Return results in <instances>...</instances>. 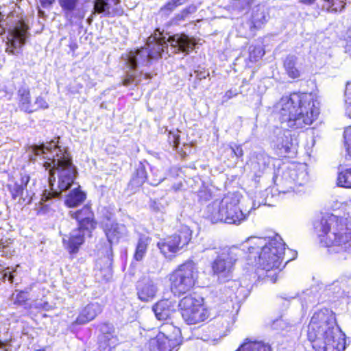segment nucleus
I'll use <instances>...</instances> for the list:
<instances>
[{
  "label": "nucleus",
  "mask_w": 351,
  "mask_h": 351,
  "mask_svg": "<svg viewBox=\"0 0 351 351\" xmlns=\"http://www.w3.org/2000/svg\"><path fill=\"white\" fill-rule=\"evenodd\" d=\"M29 151L32 162H35L37 156L47 160L44 162L43 166L46 170H49L50 191H43L38 207L36 208L38 213H45L49 206L48 202L53 198H59L63 192L69 190L74 184L77 169L72 162L69 153L54 140L46 145H33L29 147Z\"/></svg>",
  "instance_id": "f257e3e1"
},
{
  "label": "nucleus",
  "mask_w": 351,
  "mask_h": 351,
  "mask_svg": "<svg viewBox=\"0 0 351 351\" xmlns=\"http://www.w3.org/2000/svg\"><path fill=\"white\" fill-rule=\"evenodd\" d=\"M158 32V34L156 31L154 35L148 38L146 47L131 51L127 54L126 64L128 70L123 80L124 86H136L140 83L143 74L142 72L138 73L137 68L141 66H147L152 60L162 57L165 53H169V44L171 53L181 51L189 54L194 49V41L186 34H176L169 36L166 39L165 36H161L159 31Z\"/></svg>",
  "instance_id": "f03ea898"
},
{
  "label": "nucleus",
  "mask_w": 351,
  "mask_h": 351,
  "mask_svg": "<svg viewBox=\"0 0 351 351\" xmlns=\"http://www.w3.org/2000/svg\"><path fill=\"white\" fill-rule=\"evenodd\" d=\"M313 347L322 351H343L346 335L337 326L335 315L328 308L315 312L307 330Z\"/></svg>",
  "instance_id": "7ed1b4c3"
},
{
  "label": "nucleus",
  "mask_w": 351,
  "mask_h": 351,
  "mask_svg": "<svg viewBox=\"0 0 351 351\" xmlns=\"http://www.w3.org/2000/svg\"><path fill=\"white\" fill-rule=\"evenodd\" d=\"M248 243L250 258H254L258 267L263 271L259 276H263L265 281L276 282L285 250L282 238L279 235L271 238L254 237Z\"/></svg>",
  "instance_id": "20e7f679"
},
{
  "label": "nucleus",
  "mask_w": 351,
  "mask_h": 351,
  "mask_svg": "<svg viewBox=\"0 0 351 351\" xmlns=\"http://www.w3.org/2000/svg\"><path fill=\"white\" fill-rule=\"evenodd\" d=\"M282 127L302 128L311 125L319 114L312 94L293 93L282 97L276 106Z\"/></svg>",
  "instance_id": "39448f33"
},
{
  "label": "nucleus",
  "mask_w": 351,
  "mask_h": 351,
  "mask_svg": "<svg viewBox=\"0 0 351 351\" xmlns=\"http://www.w3.org/2000/svg\"><path fill=\"white\" fill-rule=\"evenodd\" d=\"M320 243L331 252L340 253L351 249V223L347 219L331 215L315 223Z\"/></svg>",
  "instance_id": "423d86ee"
},
{
  "label": "nucleus",
  "mask_w": 351,
  "mask_h": 351,
  "mask_svg": "<svg viewBox=\"0 0 351 351\" xmlns=\"http://www.w3.org/2000/svg\"><path fill=\"white\" fill-rule=\"evenodd\" d=\"M239 200L237 195L229 193L221 199H215L208 204L205 209V217L213 223L223 222L239 224L246 215L239 208Z\"/></svg>",
  "instance_id": "0eeeda50"
},
{
  "label": "nucleus",
  "mask_w": 351,
  "mask_h": 351,
  "mask_svg": "<svg viewBox=\"0 0 351 351\" xmlns=\"http://www.w3.org/2000/svg\"><path fill=\"white\" fill-rule=\"evenodd\" d=\"M197 278L196 264L191 261H186L171 274V289L175 295L184 294L193 288Z\"/></svg>",
  "instance_id": "6e6552de"
},
{
  "label": "nucleus",
  "mask_w": 351,
  "mask_h": 351,
  "mask_svg": "<svg viewBox=\"0 0 351 351\" xmlns=\"http://www.w3.org/2000/svg\"><path fill=\"white\" fill-rule=\"evenodd\" d=\"M161 329L162 331L155 338L149 341L147 351H178L180 344V328L165 324Z\"/></svg>",
  "instance_id": "1a4fd4ad"
},
{
  "label": "nucleus",
  "mask_w": 351,
  "mask_h": 351,
  "mask_svg": "<svg viewBox=\"0 0 351 351\" xmlns=\"http://www.w3.org/2000/svg\"><path fill=\"white\" fill-rule=\"evenodd\" d=\"M181 314L188 324H196L205 321L208 317V310L204 307L203 298L187 295L179 303Z\"/></svg>",
  "instance_id": "9d476101"
},
{
  "label": "nucleus",
  "mask_w": 351,
  "mask_h": 351,
  "mask_svg": "<svg viewBox=\"0 0 351 351\" xmlns=\"http://www.w3.org/2000/svg\"><path fill=\"white\" fill-rule=\"evenodd\" d=\"M191 239V231L187 226L182 227L176 233L157 243L160 252L165 256L176 253L188 245Z\"/></svg>",
  "instance_id": "9b49d317"
},
{
  "label": "nucleus",
  "mask_w": 351,
  "mask_h": 351,
  "mask_svg": "<svg viewBox=\"0 0 351 351\" xmlns=\"http://www.w3.org/2000/svg\"><path fill=\"white\" fill-rule=\"evenodd\" d=\"M240 250L236 247L223 248L213 263L212 269L219 278L230 276Z\"/></svg>",
  "instance_id": "f8f14e48"
},
{
  "label": "nucleus",
  "mask_w": 351,
  "mask_h": 351,
  "mask_svg": "<svg viewBox=\"0 0 351 351\" xmlns=\"http://www.w3.org/2000/svg\"><path fill=\"white\" fill-rule=\"evenodd\" d=\"M308 180V175L304 166L297 168H288L282 177V192L295 191L298 186L305 184Z\"/></svg>",
  "instance_id": "ddd939ff"
},
{
  "label": "nucleus",
  "mask_w": 351,
  "mask_h": 351,
  "mask_svg": "<svg viewBox=\"0 0 351 351\" xmlns=\"http://www.w3.org/2000/svg\"><path fill=\"white\" fill-rule=\"evenodd\" d=\"M28 27L22 21H19L15 26L9 30L5 51L10 55H17L21 48L25 44L28 36Z\"/></svg>",
  "instance_id": "4468645a"
},
{
  "label": "nucleus",
  "mask_w": 351,
  "mask_h": 351,
  "mask_svg": "<svg viewBox=\"0 0 351 351\" xmlns=\"http://www.w3.org/2000/svg\"><path fill=\"white\" fill-rule=\"evenodd\" d=\"M30 177L26 173H21L20 178L12 184L8 185V189L14 199L19 198V203L29 204L32 202L35 194L31 189H27Z\"/></svg>",
  "instance_id": "2eb2a0df"
},
{
  "label": "nucleus",
  "mask_w": 351,
  "mask_h": 351,
  "mask_svg": "<svg viewBox=\"0 0 351 351\" xmlns=\"http://www.w3.org/2000/svg\"><path fill=\"white\" fill-rule=\"evenodd\" d=\"M124 12L120 0H95L91 15L112 18L123 15Z\"/></svg>",
  "instance_id": "dca6fc26"
},
{
  "label": "nucleus",
  "mask_w": 351,
  "mask_h": 351,
  "mask_svg": "<svg viewBox=\"0 0 351 351\" xmlns=\"http://www.w3.org/2000/svg\"><path fill=\"white\" fill-rule=\"evenodd\" d=\"M102 228L110 245L117 244L120 239L127 237L128 234L124 224L111 221L108 218L102 223Z\"/></svg>",
  "instance_id": "f3484780"
},
{
  "label": "nucleus",
  "mask_w": 351,
  "mask_h": 351,
  "mask_svg": "<svg viewBox=\"0 0 351 351\" xmlns=\"http://www.w3.org/2000/svg\"><path fill=\"white\" fill-rule=\"evenodd\" d=\"M69 213L72 218L78 221V228H84L87 233H91L95 228L94 214L89 206H85L81 210L75 212L71 211Z\"/></svg>",
  "instance_id": "a211bd4d"
},
{
  "label": "nucleus",
  "mask_w": 351,
  "mask_h": 351,
  "mask_svg": "<svg viewBox=\"0 0 351 351\" xmlns=\"http://www.w3.org/2000/svg\"><path fill=\"white\" fill-rule=\"evenodd\" d=\"M234 322V319L232 312H226L215 318L212 331L215 333V336L224 337L227 335Z\"/></svg>",
  "instance_id": "6ab92c4d"
},
{
  "label": "nucleus",
  "mask_w": 351,
  "mask_h": 351,
  "mask_svg": "<svg viewBox=\"0 0 351 351\" xmlns=\"http://www.w3.org/2000/svg\"><path fill=\"white\" fill-rule=\"evenodd\" d=\"M136 291L139 300L143 302H149L156 297L158 287L152 280L144 278L137 282Z\"/></svg>",
  "instance_id": "aec40b11"
},
{
  "label": "nucleus",
  "mask_w": 351,
  "mask_h": 351,
  "mask_svg": "<svg viewBox=\"0 0 351 351\" xmlns=\"http://www.w3.org/2000/svg\"><path fill=\"white\" fill-rule=\"evenodd\" d=\"M147 180V171L143 164L140 162L136 167L128 185V190L134 193L143 186Z\"/></svg>",
  "instance_id": "412c9836"
},
{
  "label": "nucleus",
  "mask_w": 351,
  "mask_h": 351,
  "mask_svg": "<svg viewBox=\"0 0 351 351\" xmlns=\"http://www.w3.org/2000/svg\"><path fill=\"white\" fill-rule=\"evenodd\" d=\"M274 133L276 136L273 138L274 145L285 153H289L292 147V138L289 130L277 128Z\"/></svg>",
  "instance_id": "4be33fe9"
},
{
  "label": "nucleus",
  "mask_w": 351,
  "mask_h": 351,
  "mask_svg": "<svg viewBox=\"0 0 351 351\" xmlns=\"http://www.w3.org/2000/svg\"><path fill=\"white\" fill-rule=\"evenodd\" d=\"M112 329V326L109 324H104L101 326L103 335L99 337V351H111L117 344V338L110 331Z\"/></svg>",
  "instance_id": "5701e85b"
},
{
  "label": "nucleus",
  "mask_w": 351,
  "mask_h": 351,
  "mask_svg": "<svg viewBox=\"0 0 351 351\" xmlns=\"http://www.w3.org/2000/svg\"><path fill=\"white\" fill-rule=\"evenodd\" d=\"M101 311V306L99 303L88 304L82 309L75 322L77 324H85L94 319Z\"/></svg>",
  "instance_id": "b1692460"
},
{
  "label": "nucleus",
  "mask_w": 351,
  "mask_h": 351,
  "mask_svg": "<svg viewBox=\"0 0 351 351\" xmlns=\"http://www.w3.org/2000/svg\"><path fill=\"white\" fill-rule=\"evenodd\" d=\"M152 310L157 319L160 321H166L170 319L175 312L171 302L168 300L158 302L153 306Z\"/></svg>",
  "instance_id": "393cba45"
},
{
  "label": "nucleus",
  "mask_w": 351,
  "mask_h": 351,
  "mask_svg": "<svg viewBox=\"0 0 351 351\" xmlns=\"http://www.w3.org/2000/svg\"><path fill=\"white\" fill-rule=\"evenodd\" d=\"M271 162V158L264 152L254 154V158L251 162L252 169L256 176H261Z\"/></svg>",
  "instance_id": "a878e982"
},
{
  "label": "nucleus",
  "mask_w": 351,
  "mask_h": 351,
  "mask_svg": "<svg viewBox=\"0 0 351 351\" xmlns=\"http://www.w3.org/2000/svg\"><path fill=\"white\" fill-rule=\"evenodd\" d=\"M86 235L90 236V233H87L86 230L80 228L73 230L71 232L67 243V247L71 253L77 252L79 247L84 243Z\"/></svg>",
  "instance_id": "bb28decb"
},
{
  "label": "nucleus",
  "mask_w": 351,
  "mask_h": 351,
  "mask_svg": "<svg viewBox=\"0 0 351 351\" xmlns=\"http://www.w3.org/2000/svg\"><path fill=\"white\" fill-rule=\"evenodd\" d=\"M80 0H59V5L61 7L66 20L73 23V18H82L80 16L74 14L77 10Z\"/></svg>",
  "instance_id": "cd10ccee"
},
{
  "label": "nucleus",
  "mask_w": 351,
  "mask_h": 351,
  "mask_svg": "<svg viewBox=\"0 0 351 351\" xmlns=\"http://www.w3.org/2000/svg\"><path fill=\"white\" fill-rule=\"evenodd\" d=\"M152 241L151 237L141 234L136 247L134 258L137 261H141L144 258L147 247Z\"/></svg>",
  "instance_id": "c85d7f7f"
},
{
  "label": "nucleus",
  "mask_w": 351,
  "mask_h": 351,
  "mask_svg": "<svg viewBox=\"0 0 351 351\" xmlns=\"http://www.w3.org/2000/svg\"><path fill=\"white\" fill-rule=\"evenodd\" d=\"M298 58L295 55H288L284 60V67L289 77L295 79L300 77V72L296 67Z\"/></svg>",
  "instance_id": "c756f323"
},
{
  "label": "nucleus",
  "mask_w": 351,
  "mask_h": 351,
  "mask_svg": "<svg viewBox=\"0 0 351 351\" xmlns=\"http://www.w3.org/2000/svg\"><path fill=\"white\" fill-rule=\"evenodd\" d=\"M18 95L20 108L26 112L32 113L33 103L31 102L29 90L27 88H21L18 90Z\"/></svg>",
  "instance_id": "7c9ffc66"
},
{
  "label": "nucleus",
  "mask_w": 351,
  "mask_h": 351,
  "mask_svg": "<svg viewBox=\"0 0 351 351\" xmlns=\"http://www.w3.org/2000/svg\"><path fill=\"white\" fill-rule=\"evenodd\" d=\"M86 198L84 193L81 191L78 188L71 191L66 196L65 204L69 207H75L82 203Z\"/></svg>",
  "instance_id": "2f4dec72"
},
{
  "label": "nucleus",
  "mask_w": 351,
  "mask_h": 351,
  "mask_svg": "<svg viewBox=\"0 0 351 351\" xmlns=\"http://www.w3.org/2000/svg\"><path fill=\"white\" fill-rule=\"evenodd\" d=\"M237 351H271V348L262 341H250L244 343Z\"/></svg>",
  "instance_id": "473e14b6"
},
{
  "label": "nucleus",
  "mask_w": 351,
  "mask_h": 351,
  "mask_svg": "<svg viewBox=\"0 0 351 351\" xmlns=\"http://www.w3.org/2000/svg\"><path fill=\"white\" fill-rule=\"evenodd\" d=\"M323 4L322 5L324 9H326L328 12H341L344 8L346 3L342 0H323Z\"/></svg>",
  "instance_id": "72a5a7b5"
},
{
  "label": "nucleus",
  "mask_w": 351,
  "mask_h": 351,
  "mask_svg": "<svg viewBox=\"0 0 351 351\" xmlns=\"http://www.w3.org/2000/svg\"><path fill=\"white\" fill-rule=\"evenodd\" d=\"M184 3V0H171L160 9L159 13L162 16L167 17L177 7Z\"/></svg>",
  "instance_id": "f704fd0d"
},
{
  "label": "nucleus",
  "mask_w": 351,
  "mask_h": 351,
  "mask_svg": "<svg viewBox=\"0 0 351 351\" xmlns=\"http://www.w3.org/2000/svg\"><path fill=\"white\" fill-rule=\"evenodd\" d=\"M337 184L345 188H351V169L341 170L338 175Z\"/></svg>",
  "instance_id": "c9c22d12"
},
{
  "label": "nucleus",
  "mask_w": 351,
  "mask_h": 351,
  "mask_svg": "<svg viewBox=\"0 0 351 351\" xmlns=\"http://www.w3.org/2000/svg\"><path fill=\"white\" fill-rule=\"evenodd\" d=\"M351 279V275H343L337 280H335L330 285L328 286L329 290L333 289L336 293H339L341 288H343L348 283V280Z\"/></svg>",
  "instance_id": "e433bc0d"
},
{
  "label": "nucleus",
  "mask_w": 351,
  "mask_h": 351,
  "mask_svg": "<svg viewBox=\"0 0 351 351\" xmlns=\"http://www.w3.org/2000/svg\"><path fill=\"white\" fill-rule=\"evenodd\" d=\"M152 178L149 180L151 185L157 186L165 180L163 173L156 167H151Z\"/></svg>",
  "instance_id": "4c0bfd02"
},
{
  "label": "nucleus",
  "mask_w": 351,
  "mask_h": 351,
  "mask_svg": "<svg viewBox=\"0 0 351 351\" xmlns=\"http://www.w3.org/2000/svg\"><path fill=\"white\" fill-rule=\"evenodd\" d=\"M346 114L348 117L351 119V82L347 83L346 90Z\"/></svg>",
  "instance_id": "58836bf2"
},
{
  "label": "nucleus",
  "mask_w": 351,
  "mask_h": 351,
  "mask_svg": "<svg viewBox=\"0 0 351 351\" xmlns=\"http://www.w3.org/2000/svg\"><path fill=\"white\" fill-rule=\"evenodd\" d=\"M266 22V16L264 12L255 13L252 16L253 27L256 29H259Z\"/></svg>",
  "instance_id": "ea45409f"
},
{
  "label": "nucleus",
  "mask_w": 351,
  "mask_h": 351,
  "mask_svg": "<svg viewBox=\"0 0 351 351\" xmlns=\"http://www.w3.org/2000/svg\"><path fill=\"white\" fill-rule=\"evenodd\" d=\"M32 112L36 111L39 109H46L48 108V104L45 99L42 97H38L36 101L32 104Z\"/></svg>",
  "instance_id": "a19ab883"
},
{
  "label": "nucleus",
  "mask_w": 351,
  "mask_h": 351,
  "mask_svg": "<svg viewBox=\"0 0 351 351\" xmlns=\"http://www.w3.org/2000/svg\"><path fill=\"white\" fill-rule=\"evenodd\" d=\"M16 270H12V271L10 270L9 267H7L5 269H3L0 271V280L3 281H5L8 280L10 283H13L14 282V272Z\"/></svg>",
  "instance_id": "79ce46f5"
},
{
  "label": "nucleus",
  "mask_w": 351,
  "mask_h": 351,
  "mask_svg": "<svg viewBox=\"0 0 351 351\" xmlns=\"http://www.w3.org/2000/svg\"><path fill=\"white\" fill-rule=\"evenodd\" d=\"M344 139L348 153L351 157V126L346 128L344 131Z\"/></svg>",
  "instance_id": "37998d69"
},
{
  "label": "nucleus",
  "mask_w": 351,
  "mask_h": 351,
  "mask_svg": "<svg viewBox=\"0 0 351 351\" xmlns=\"http://www.w3.org/2000/svg\"><path fill=\"white\" fill-rule=\"evenodd\" d=\"M345 51L351 54V27L348 29L345 37Z\"/></svg>",
  "instance_id": "c03bdc74"
},
{
  "label": "nucleus",
  "mask_w": 351,
  "mask_h": 351,
  "mask_svg": "<svg viewBox=\"0 0 351 351\" xmlns=\"http://www.w3.org/2000/svg\"><path fill=\"white\" fill-rule=\"evenodd\" d=\"M13 250L8 245H4L3 243H0V255L1 256H10Z\"/></svg>",
  "instance_id": "a18cd8bd"
},
{
  "label": "nucleus",
  "mask_w": 351,
  "mask_h": 351,
  "mask_svg": "<svg viewBox=\"0 0 351 351\" xmlns=\"http://www.w3.org/2000/svg\"><path fill=\"white\" fill-rule=\"evenodd\" d=\"M231 150L237 158H241L243 155V150L240 145H235L234 147H231Z\"/></svg>",
  "instance_id": "49530a36"
},
{
  "label": "nucleus",
  "mask_w": 351,
  "mask_h": 351,
  "mask_svg": "<svg viewBox=\"0 0 351 351\" xmlns=\"http://www.w3.org/2000/svg\"><path fill=\"white\" fill-rule=\"evenodd\" d=\"M273 327L276 329H282L284 330L287 328V325L285 321L280 318L279 319H276L273 322Z\"/></svg>",
  "instance_id": "de8ad7c7"
},
{
  "label": "nucleus",
  "mask_w": 351,
  "mask_h": 351,
  "mask_svg": "<svg viewBox=\"0 0 351 351\" xmlns=\"http://www.w3.org/2000/svg\"><path fill=\"white\" fill-rule=\"evenodd\" d=\"M27 300V297L26 294L23 291H20L19 293H18L16 294L15 302L19 303V304H22Z\"/></svg>",
  "instance_id": "09e8293b"
},
{
  "label": "nucleus",
  "mask_w": 351,
  "mask_h": 351,
  "mask_svg": "<svg viewBox=\"0 0 351 351\" xmlns=\"http://www.w3.org/2000/svg\"><path fill=\"white\" fill-rule=\"evenodd\" d=\"M195 73L196 74V77L199 80H202L203 79L206 78V77L209 76V72H208V71H206L205 70H203V71L195 70Z\"/></svg>",
  "instance_id": "8fccbe9b"
},
{
  "label": "nucleus",
  "mask_w": 351,
  "mask_h": 351,
  "mask_svg": "<svg viewBox=\"0 0 351 351\" xmlns=\"http://www.w3.org/2000/svg\"><path fill=\"white\" fill-rule=\"evenodd\" d=\"M184 10L185 12L188 15H189L190 14H193V13L195 12L196 10H197V8L194 5H190L189 6H188L186 8H184Z\"/></svg>",
  "instance_id": "3c124183"
},
{
  "label": "nucleus",
  "mask_w": 351,
  "mask_h": 351,
  "mask_svg": "<svg viewBox=\"0 0 351 351\" xmlns=\"http://www.w3.org/2000/svg\"><path fill=\"white\" fill-rule=\"evenodd\" d=\"M42 6L46 8L51 5L54 2V0H39Z\"/></svg>",
  "instance_id": "603ef678"
},
{
  "label": "nucleus",
  "mask_w": 351,
  "mask_h": 351,
  "mask_svg": "<svg viewBox=\"0 0 351 351\" xmlns=\"http://www.w3.org/2000/svg\"><path fill=\"white\" fill-rule=\"evenodd\" d=\"M185 18L180 14V13H178L176 14V16L174 17L173 21L175 23H179L180 21H184Z\"/></svg>",
  "instance_id": "864d4df0"
},
{
  "label": "nucleus",
  "mask_w": 351,
  "mask_h": 351,
  "mask_svg": "<svg viewBox=\"0 0 351 351\" xmlns=\"http://www.w3.org/2000/svg\"><path fill=\"white\" fill-rule=\"evenodd\" d=\"M42 306L46 311H49V310H50L51 308V306L49 305V304L48 302H44L42 304Z\"/></svg>",
  "instance_id": "5fc2aeb1"
},
{
  "label": "nucleus",
  "mask_w": 351,
  "mask_h": 351,
  "mask_svg": "<svg viewBox=\"0 0 351 351\" xmlns=\"http://www.w3.org/2000/svg\"><path fill=\"white\" fill-rule=\"evenodd\" d=\"M180 14H182L184 18H186L189 15L185 12L184 10L183 9L180 12Z\"/></svg>",
  "instance_id": "6e6d98bb"
},
{
  "label": "nucleus",
  "mask_w": 351,
  "mask_h": 351,
  "mask_svg": "<svg viewBox=\"0 0 351 351\" xmlns=\"http://www.w3.org/2000/svg\"><path fill=\"white\" fill-rule=\"evenodd\" d=\"M5 348V344L4 343H3L2 341H0V350L1 349H3L4 351H8L7 349L4 348Z\"/></svg>",
  "instance_id": "4d7b16f0"
},
{
  "label": "nucleus",
  "mask_w": 351,
  "mask_h": 351,
  "mask_svg": "<svg viewBox=\"0 0 351 351\" xmlns=\"http://www.w3.org/2000/svg\"><path fill=\"white\" fill-rule=\"evenodd\" d=\"M225 97H227L228 99L231 98V92L230 91H228L226 93V95Z\"/></svg>",
  "instance_id": "13d9d810"
},
{
  "label": "nucleus",
  "mask_w": 351,
  "mask_h": 351,
  "mask_svg": "<svg viewBox=\"0 0 351 351\" xmlns=\"http://www.w3.org/2000/svg\"><path fill=\"white\" fill-rule=\"evenodd\" d=\"M144 76H145V77L146 79H148V78H150V77H151L150 75H149V74H147V73H145V74H144Z\"/></svg>",
  "instance_id": "bf43d9fd"
},
{
  "label": "nucleus",
  "mask_w": 351,
  "mask_h": 351,
  "mask_svg": "<svg viewBox=\"0 0 351 351\" xmlns=\"http://www.w3.org/2000/svg\"><path fill=\"white\" fill-rule=\"evenodd\" d=\"M311 303H314L315 302V297H313L312 299L308 300Z\"/></svg>",
  "instance_id": "052dcab7"
},
{
  "label": "nucleus",
  "mask_w": 351,
  "mask_h": 351,
  "mask_svg": "<svg viewBox=\"0 0 351 351\" xmlns=\"http://www.w3.org/2000/svg\"><path fill=\"white\" fill-rule=\"evenodd\" d=\"M38 13H39L40 16H43L44 14V12L41 11V10H39Z\"/></svg>",
  "instance_id": "680f3d73"
},
{
  "label": "nucleus",
  "mask_w": 351,
  "mask_h": 351,
  "mask_svg": "<svg viewBox=\"0 0 351 351\" xmlns=\"http://www.w3.org/2000/svg\"><path fill=\"white\" fill-rule=\"evenodd\" d=\"M202 193V191L199 192V195L200 197H202V195H201Z\"/></svg>",
  "instance_id": "e2e57ef3"
}]
</instances>
